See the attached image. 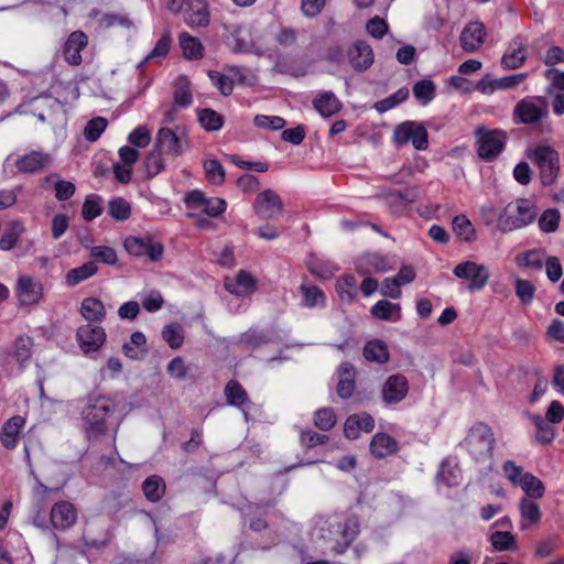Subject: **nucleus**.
Here are the masks:
<instances>
[{
  "label": "nucleus",
  "mask_w": 564,
  "mask_h": 564,
  "mask_svg": "<svg viewBox=\"0 0 564 564\" xmlns=\"http://www.w3.org/2000/svg\"><path fill=\"white\" fill-rule=\"evenodd\" d=\"M115 409V403L110 398L105 395L89 397L82 411L83 427L88 441L99 440L111 430L113 431L112 440H116L118 424L110 421Z\"/></svg>",
  "instance_id": "obj_1"
},
{
  "label": "nucleus",
  "mask_w": 564,
  "mask_h": 564,
  "mask_svg": "<svg viewBox=\"0 0 564 564\" xmlns=\"http://www.w3.org/2000/svg\"><path fill=\"white\" fill-rule=\"evenodd\" d=\"M358 533L359 521L356 517L321 519L315 528L316 538L325 543H333L332 550L337 554L345 553Z\"/></svg>",
  "instance_id": "obj_2"
},
{
  "label": "nucleus",
  "mask_w": 564,
  "mask_h": 564,
  "mask_svg": "<svg viewBox=\"0 0 564 564\" xmlns=\"http://www.w3.org/2000/svg\"><path fill=\"white\" fill-rule=\"evenodd\" d=\"M527 156L538 166L544 186L556 182L560 173V155L555 149L546 143H539L527 150Z\"/></svg>",
  "instance_id": "obj_3"
},
{
  "label": "nucleus",
  "mask_w": 564,
  "mask_h": 564,
  "mask_svg": "<svg viewBox=\"0 0 564 564\" xmlns=\"http://www.w3.org/2000/svg\"><path fill=\"white\" fill-rule=\"evenodd\" d=\"M538 209L529 199L520 198L509 203L499 215L498 226L502 231H511L530 225L536 217Z\"/></svg>",
  "instance_id": "obj_4"
},
{
  "label": "nucleus",
  "mask_w": 564,
  "mask_h": 564,
  "mask_svg": "<svg viewBox=\"0 0 564 564\" xmlns=\"http://www.w3.org/2000/svg\"><path fill=\"white\" fill-rule=\"evenodd\" d=\"M464 443L469 454L480 462L491 457L495 438L488 425L478 423L470 429Z\"/></svg>",
  "instance_id": "obj_5"
},
{
  "label": "nucleus",
  "mask_w": 564,
  "mask_h": 564,
  "mask_svg": "<svg viewBox=\"0 0 564 564\" xmlns=\"http://www.w3.org/2000/svg\"><path fill=\"white\" fill-rule=\"evenodd\" d=\"M477 152L481 159L490 161L503 149L506 134L500 130L480 127L476 130Z\"/></svg>",
  "instance_id": "obj_6"
},
{
  "label": "nucleus",
  "mask_w": 564,
  "mask_h": 564,
  "mask_svg": "<svg viewBox=\"0 0 564 564\" xmlns=\"http://www.w3.org/2000/svg\"><path fill=\"white\" fill-rule=\"evenodd\" d=\"M123 246L131 256L147 258L150 261H158L163 253V246L149 236L127 237Z\"/></svg>",
  "instance_id": "obj_7"
},
{
  "label": "nucleus",
  "mask_w": 564,
  "mask_h": 564,
  "mask_svg": "<svg viewBox=\"0 0 564 564\" xmlns=\"http://www.w3.org/2000/svg\"><path fill=\"white\" fill-rule=\"evenodd\" d=\"M155 147L162 152L165 151L173 156H177L188 148L186 133L180 128L175 130L161 128L156 137Z\"/></svg>",
  "instance_id": "obj_8"
},
{
  "label": "nucleus",
  "mask_w": 564,
  "mask_h": 564,
  "mask_svg": "<svg viewBox=\"0 0 564 564\" xmlns=\"http://www.w3.org/2000/svg\"><path fill=\"white\" fill-rule=\"evenodd\" d=\"M547 115V106L542 99L524 98L520 100L513 110L516 122L532 124L539 122Z\"/></svg>",
  "instance_id": "obj_9"
},
{
  "label": "nucleus",
  "mask_w": 564,
  "mask_h": 564,
  "mask_svg": "<svg viewBox=\"0 0 564 564\" xmlns=\"http://www.w3.org/2000/svg\"><path fill=\"white\" fill-rule=\"evenodd\" d=\"M187 208L197 209L208 216L217 217L226 210L227 203L219 197H206L200 191H192L185 196Z\"/></svg>",
  "instance_id": "obj_10"
},
{
  "label": "nucleus",
  "mask_w": 564,
  "mask_h": 564,
  "mask_svg": "<svg viewBox=\"0 0 564 564\" xmlns=\"http://www.w3.org/2000/svg\"><path fill=\"white\" fill-rule=\"evenodd\" d=\"M253 210L261 219H275L283 212V203L274 191L265 189L256 197Z\"/></svg>",
  "instance_id": "obj_11"
},
{
  "label": "nucleus",
  "mask_w": 564,
  "mask_h": 564,
  "mask_svg": "<svg viewBox=\"0 0 564 564\" xmlns=\"http://www.w3.org/2000/svg\"><path fill=\"white\" fill-rule=\"evenodd\" d=\"M390 268L388 258L377 252L365 253L356 260V269L362 276L361 282H377L371 275L387 272Z\"/></svg>",
  "instance_id": "obj_12"
},
{
  "label": "nucleus",
  "mask_w": 564,
  "mask_h": 564,
  "mask_svg": "<svg viewBox=\"0 0 564 564\" xmlns=\"http://www.w3.org/2000/svg\"><path fill=\"white\" fill-rule=\"evenodd\" d=\"M76 339L80 349L85 352L97 351L106 340L105 329L95 324H86L78 327Z\"/></svg>",
  "instance_id": "obj_13"
},
{
  "label": "nucleus",
  "mask_w": 564,
  "mask_h": 564,
  "mask_svg": "<svg viewBox=\"0 0 564 564\" xmlns=\"http://www.w3.org/2000/svg\"><path fill=\"white\" fill-rule=\"evenodd\" d=\"M349 65L356 72H365L375 62L372 47L362 40L355 41L347 50Z\"/></svg>",
  "instance_id": "obj_14"
},
{
  "label": "nucleus",
  "mask_w": 564,
  "mask_h": 564,
  "mask_svg": "<svg viewBox=\"0 0 564 564\" xmlns=\"http://www.w3.org/2000/svg\"><path fill=\"white\" fill-rule=\"evenodd\" d=\"M409 382L403 375L388 377L381 389V398L388 405L401 402L408 394Z\"/></svg>",
  "instance_id": "obj_15"
},
{
  "label": "nucleus",
  "mask_w": 564,
  "mask_h": 564,
  "mask_svg": "<svg viewBox=\"0 0 564 564\" xmlns=\"http://www.w3.org/2000/svg\"><path fill=\"white\" fill-rule=\"evenodd\" d=\"M50 518L54 529L64 531L76 523L77 510L69 501H59L52 507Z\"/></svg>",
  "instance_id": "obj_16"
},
{
  "label": "nucleus",
  "mask_w": 564,
  "mask_h": 564,
  "mask_svg": "<svg viewBox=\"0 0 564 564\" xmlns=\"http://www.w3.org/2000/svg\"><path fill=\"white\" fill-rule=\"evenodd\" d=\"M210 12L206 0H188L184 9V22L191 26L205 28L209 24Z\"/></svg>",
  "instance_id": "obj_17"
},
{
  "label": "nucleus",
  "mask_w": 564,
  "mask_h": 564,
  "mask_svg": "<svg viewBox=\"0 0 564 564\" xmlns=\"http://www.w3.org/2000/svg\"><path fill=\"white\" fill-rule=\"evenodd\" d=\"M527 59V41L518 35L513 37L501 58V65L506 69H517L523 65Z\"/></svg>",
  "instance_id": "obj_18"
},
{
  "label": "nucleus",
  "mask_w": 564,
  "mask_h": 564,
  "mask_svg": "<svg viewBox=\"0 0 564 564\" xmlns=\"http://www.w3.org/2000/svg\"><path fill=\"white\" fill-rule=\"evenodd\" d=\"M454 274L457 279L469 282H487L491 278L487 265L474 261H465L457 264L454 269Z\"/></svg>",
  "instance_id": "obj_19"
},
{
  "label": "nucleus",
  "mask_w": 564,
  "mask_h": 564,
  "mask_svg": "<svg viewBox=\"0 0 564 564\" xmlns=\"http://www.w3.org/2000/svg\"><path fill=\"white\" fill-rule=\"evenodd\" d=\"M485 29L480 22H470L462 31L459 41L465 52H476L485 41Z\"/></svg>",
  "instance_id": "obj_20"
},
{
  "label": "nucleus",
  "mask_w": 564,
  "mask_h": 564,
  "mask_svg": "<svg viewBox=\"0 0 564 564\" xmlns=\"http://www.w3.org/2000/svg\"><path fill=\"white\" fill-rule=\"evenodd\" d=\"M52 158L43 151H31L15 162L17 169L22 173H36L50 165Z\"/></svg>",
  "instance_id": "obj_21"
},
{
  "label": "nucleus",
  "mask_w": 564,
  "mask_h": 564,
  "mask_svg": "<svg viewBox=\"0 0 564 564\" xmlns=\"http://www.w3.org/2000/svg\"><path fill=\"white\" fill-rule=\"evenodd\" d=\"M375 427L373 417L366 413L351 414L347 417L344 426L345 436L349 440H356L360 432L369 433Z\"/></svg>",
  "instance_id": "obj_22"
},
{
  "label": "nucleus",
  "mask_w": 564,
  "mask_h": 564,
  "mask_svg": "<svg viewBox=\"0 0 564 564\" xmlns=\"http://www.w3.org/2000/svg\"><path fill=\"white\" fill-rule=\"evenodd\" d=\"M88 44L87 35L82 31H75L68 36L64 46V57L70 65H79L82 63V50Z\"/></svg>",
  "instance_id": "obj_23"
},
{
  "label": "nucleus",
  "mask_w": 564,
  "mask_h": 564,
  "mask_svg": "<svg viewBox=\"0 0 564 564\" xmlns=\"http://www.w3.org/2000/svg\"><path fill=\"white\" fill-rule=\"evenodd\" d=\"M225 395L228 404L240 408L245 419L248 421V406L251 404V401L248 399L243 387L238 381L230 380L225 387Z\"/></svg>",
  "instance_id": "obj_24"
},
{
  "label": "nucleus",
  "mask_w": 564,
  "mask_h": 564,
  "mask_svg": "<svg viewBox=\"0 0 564 564\" xmlns=\"http://www.w3.org/2000/svg\"><path fill=\"white\" fill-rule=\"evenodd\" d=\"M297 296H300L299 304L303 307L314 308L325 306L326 296L316 284H300Z\"/></svg>",
  "instance_id": "obj_25"
},
{
  "label": "nucleus",
  "mask_w": 564,
  "mask_h": 564,
  "mask_svg": "<svg viewBox=\"0 0 564 564\" xmlns=\"http://www.w3.org/2000/svg\"><path fill=\"white\" fill-rule=\"evenodd\" d=\"M256 286L257 284H223L224 292L219 291V295L232 308L238 300L249 297L256 291Z\"/></svg>",
  "instance_id": "obj_26"
},
{
  "label": "nucleus",
  "mask_w": 564,
  "mask_h": 564,
  "mask_svg": "<svg viewBox=\"0 0 564 564\" xmlns=\"http://www.w3.org/2000/svg\"><path fill=\"white\" fill-rule=\"evenodd\" d=\"M24 425V419L20 415L8 420L1 431L0 441L6 448H14L17 446L20 430Z\"/></svg>",
  "instance_id": "obj_27"
},
{
  "label": "nucleus",
  "mask_w": 564,
  "mask_h": 564,
  "mask_svg": "<svg viewBox=\"0 0 564 564\" xmlns=\"http://www.w3.org/2000/svg\"><path fill=\"white\" fill-rule=\"evenodd\" d=\"M314 108L323 117H332L341 109L339 99L332 91H323L313 101Z\"/></svg>",
  "instance_id": "obj_28"
},
{
  "label": "nucleus",
  "mask_w": 564,
  "mask_h": 564,
  "mask_svg": "<svg viewBox=\"0 0 564 564\" xmlns=\"http://www.w3.org/2000/svg\"><path fill=\"white\" fill-rule=\"evenodd\" d=\"M398 449L397 441L386 433H377L370 443V452L378 458H383L395 453Z\"/></svg>",
  "instance_id": "obj_29"
},
{
  "label": "nucleus",
  "mask_w": 564,
  "mask_h": 564,
  "mask_svg": "<svg viewBox=\"0 0 564 564\" xmlns=\"http://www.w3.org/2000/svg\"><path fill=\"white\" fill-rule=\"evenodd\" d=\"M123 354L130 359H141L148 354L147 338L143 333L134 332L130 340L122 346Z\"/></svg>",
  "instance_id": "obj_30"
},
{
  "label": "nucleus",
  "mask_w": 564,
  "mask_h": 564,
  "mask_svg": "<svg viewBox=\"0 0 564 564\" xmlns=\"http://www.w3.org/2000/svg\"><path fill=\"white\" fill-rule=\"evenodd\" d=\"M371 314L381 321L397 322L401 318V308L399 304L380 300L371 307Z\"/></svg>",
  "instance_id": "obj_31"
},
{
  "label": "nucleus",
  "mask_w": 564,
  "mask_h": 564,
  "mask_svg": "<svg viewBox=\"0 0 564 564\" xmlns=\"http://www.w3.org/2000/svg\"><path fill=\"white\" fill-rule=\"evenodd\" d=\"M545 252L542 249H532L516 256V263L521 268L540 271L543 268Z\"/></svg>",
  "instance_id": "obj_32"
},
{
  "label": "nucleus",
  "mask_w": 564,
  "mask_h": 564,
  "mask_svg": "<svg viewBox=\"0 0 564 564\" xmlns=\"http://www.w3.org/2000/svg\"><path fill=\"white\" fill-rule=\"evenodd\" d=\"M460 470L456 464L448 458L443 459L440 470L436 475V481L443 482L447 487L457 486L459 484Z\"/></svg>",
  "instance_id": "obj_33"
},
{
  "label": "nucleus",
  "mask_w": 564,
  "mask_h": 564,
  "mask_svg": "<svg viewBox=\"0 0 564 564\" xmlns=\"http://www.w3.org/2000/svg\"><path fill=\"white\" fill-rule=\"evenodd\" d=\"M364 357L369 361L384 364L389 360V350L384 341L373 339L364 347Z\"/></svg>",
  "instance_id": "obj_34"
},
{
  "label": "nucleus",
  "mask_w": 564,
  "mask_h": 564,
  "mask_svg": "<svg viewBox=\"0 0 564 564\" xmlns=\"http://www.w3.org/2000/svg\"><path fill=\"white\" fill-rule=\"evenodd\" d=\"M42 294V284H18L15 291L18 302L22 306L37 303Z\"/></svg>",
  "instance_id": "obj_35"
},
{
  "label": "nucleus",
  "mask_w": 564,
  "mask_h": 564,
  "mask_svg": "<svg viewBox=\"0 0 564 564\" xmlns=\"http://www.w3.org/2000/svg\"><path fill=\"white\" fill-rule=\"evenodd\" d=\"M142 490L148 500L156 502L165 491V482L162 477L152 475L143 481Z\"/></svg>",
  "instance_id": "obj_36"
},
{
  "label": "nucleus",
  "mask_w": 564,
  "mask_h": 564,
  "mask_svg": "<svg viewBox=\"0 0 564 564\" xmlns=\"http://www.w3.org/2000/svg\"><path fill=\"white\" fill-rule=\"evenodd\" d=\"M82 315L89 322H99L105 316V306L95 297H87L82 303Z\"/></svg>",
  "instance_id": "obj_37"
},
{
  "label": "nucleus",
  "mask_w": 564,
  "mask_h": 564,
  "mask_svg": "<svg viewBox=\"0 0 564 564\" xmlns=\"http://www.w3.org/2000/svg\"><path fill=\"white\" fill-rule=\"evenodd\" d=\"M180 45L184 56L188 59H197L203 56V45L200 41L189 35L187 32L181 33Z\"/></svg>",
  "instance_id": "obj_38"
},
{
  "label": "nucleus",
  "mask_w": 564,
  "mask_h": 564,
  "mask_svg": "<svg viewBox=\"0 0 564 564\" xmlns=\"http://www.w3.org/2000/svg\"><path fill=\"white\" fill-rule=\"evenodd\" d=\"M162 338L172 349H178L184 343V328L178 323H171L163 327Z\"/></svg>",
  "instance_id": "obj_39"
},
{
  "label": "nucleus",
  "mask_w": 564,
  "mask_h": 564,
  "mask_svg": "<svg viewBox=\"0 0 564 564\" xmlns=\"http://www.w3.org/2000/svg\"><path fill=\"white\" fill-rule=\"evenodd\" d=\"M530 420L536 430V441L542 444L551 443L554 438V429L550 425L543 416L540 414L530 415Z\"/></svg>",
  "instance_id": "obj_40"
},
{
  "label": "nucleus",
  "mask_w": 564,
  "mask_h": 564,
  "mask_svg": "<svg viewBox=\"0 0 564 564\" xmlns=\"http://www.w3.org/2000/svg\"><path fill=\"white\" fill-rule=\"evenodd\" d=\"M530 498H541L544 495V486L542 481L531 473L522 475L519 485Z\"/></svg>",
  "instance_id": "obj_41"
},
{
  "label": "nucleus",
  "mask_w": 564,
  "mask_h": 564,
  "mask_svg": "<svg viewBox=\"0 0 564 564\" xmlns=\"http://www.w3.org/2000/svg\"><path fill=\"white\" fill-rule=\"evenodd\" d=\"M308 270L317 279L330 280L334 278V273L337 270V268L334 263L329 261L312 259L308 262Z\"/></svg>",
  "instance_id": "obj_42"
},
{
  "label": "nucleus",
  "mask_w": 564,
  "mask_h": 564,
  "mask_svg": "<svg viewBox=\"0 0 564 564\" xmlns=\"http://www.w3.org/2000/svg\"><path fill=\"white\" fill-rule=\"evenodd\" d=\"M453 230L464 241L469 242L475 239L474 226L465 215H458L453 219Z\"/></svg>",
  "instance_id": "obj_43"
},
{
  "label": "nucleus",
  "mask_w": 564,
  "mask_h": 564,
  "mask_svg": "<svg viewBox=\"0 0 564 564\" xmlns=\"http://www.w3.org/2000/svg\"><path fill=\"white\" fill-rule=\"evenodd\" d=\"M32 345L33 341L30 337H19L17 339L12 359L20 368H23L24 364L30 359Z\"/></svg>",
  "instance_id": "obj_44"
},
{
  "label": "nucleus",
  "mask_w": 564,
  "mask_h": 564,
  "mask_svg": "<svg viewBox=\"0 0 564 564\" xmlns=\"http://www.w3.org/2000/svg\"><path fill=\"white\" fill-rule=\"evenodd\" d=\"M415 198V195L413 191L404 189H392L384 194V200L388 205L394 208H401L404 207L408 203L413 202Z\"/></svg>",
  "instance_id": "obj_45"
},
{
  "label": "nucleus",
  "mask_w": 564,
  "mask_h": 564,
  "mask_svg": "<svg viewBox=\"0 0 564 564\" xmlns=\"http://www.w3.org/2000/svg\"><path fill=\"white\" fill-rule=\"evenodd\" d=\"M409 97V90L406 88H401L399 89L398 91H395L393 95L382 99V100H379L375 104L373 108L382 113V112H386L394 107H397L398 105L402 104L403 101H405Z\"/></svg>",
  "instance_id": "obj_46"
},
{
  "label": "nucleus",
  "mask_w": 564,
  "mask_h": 564,
  "mask_svg": "<svg viewBox=\"0 0 564 564\" xmlns=\"http://www.w3.org/2000/svg\"><path fill=\"white\" fill-rule=\"evenodd\" d=\"M490 542L496 551H511L516 549L514 536L508 531H496L490 535Z\"/></svg>",
  "instance_id": "obj_47"
},
{
  "label": "nucleus",
  "mask_w": 564,
  "mask_h": 564,
  "mask_svg": "<svg viewBox=\"0 0 564 564\" xmlns=\"http://www.w3.org/2000/svg\"><path fill=\"white\" fill-rule=\"evenodd\" d=\"M165 167L164 160L162 158V151L154 147V149L145 158V170L150 177H153L161 173Z\"/></svg>",
  "instance_id": "obj_48"
},
{
  "label": "nucleus",
  "mask_w": 564,
  "mask_h": 564,
  "mask_svg": "<svg viewBox=\"0 0 564 564\" xmlns=\"http://www.w3.org/2000/svg\"><path fill=\"white\" fill-rule=\"evenodd\" d=\"M109 215L116 220H127L131 215L130 204L121 198L117 197L109 202Z\"/></svg>",
  "instance_id": "obj_49"
},
{
  "label": "nucleus",
  "mask_w": 564,
  "mask_h": 564,
  "mask_svg": "<svg viewBox=\"0 0 564 564\" xmlns=\"http://www.w3.org/2000/svg\"><path fill=\"white\" fill-rule=\"evenodd\" d=\"M204 169L209 183L219 185L224 182L226 173L219 161L207 160L204 163Z\"/></svg>",
  "instance_id": "obj_50"
},
{
  "label": "nucleus",
  "mask_w": 564,
  "mask_h": 564,
  "mask_svg": "<svg viewBox=\"0 0 564 564\" xmlns=\"http://www.w3.org/2000/svg\"><path fill=\"white\" fill-rule=\"evenodd\" d=\"M200 124L209 131H217L223 127V117L212 109H203L198 113Z\"/></svg>",
  "instance_id": "obj_51"
},
{
  "label": "nucleus",
  "mask_w": 564,
  "mask_h": 564,
  "mask_svg": "<svg viewBox=\"0 0 564 564\" xmlns=\"http://www.w3.org/2000/svg\"><path fill=\"white\" fill-rule=\"evenodd\" d=\"M561 215L557 209H546L539 218V228L543 232H554L558 228Z\"/></svg>",
  "instance_id": "obj_52"
},
{
  "label": "nucleus",
  "mask_w": 564,
  "mask_h": 564,
  "mask_svg": "<svg viewBox=\"0 0 564 564\" xmlns=\"http://www.w3.org/2000/svg\"><path fill=\"white\" fill-rule=\"evenodd\" d=\"M107 124V120L102 117H96L89 120L84 130L86 140L90 142L97 141L101 133L106 130Z\"/></svg>",
  "instance_id": "obj_53"
},
{
  "label": "nucleus",
  "mask_w": 564,
  "mask_h": 564,
  "mask_svg": "<svg viewBox=\"0 0 564 564\" xmlns=\"http://www.w3.org/2000/svg\"><path fill=\"white\" fill-rule=\"evenodd\" d=\"M208 77L213 85L224 95L229 96L234 90V79L217 70H209Z\"/></svg>",
  "instance_id": "obj_54"
},
{
  "label": "nucleus",
  "mask_w": 564,
  "mask_h": 564,
  "mask_svg": "<svg viewBox=\"0 0 564 564\" xmlns=\"http://www.w3.org/2000/svg\"><path fill=\"white\" fill-rule=\"evenodd\" d=\"M192 101L193 96L189 89V83L185 78H180L174 93L175 105L180 107H188Z\"/></svg>",
  "instance_id": "obj_55"
},
{
  "label": "nucleus",
  "mask_w": 564,
  "mask_h": 564,
  "mask_svg": "<svg viewBox=\"0 0 564 564\" xmlns=\"http://www.w3.org/2000/svg\"><path fill=\"white\" fill-rule=\"evenodd\" d=\"M22 229L19 223H13L11 227L2 234L0 238V249L4 251L11 250L20 238Z\"/></svg>",
  "instance_id": "obj_56"
},
{
  "label": "nucleus",
  "mask_w": 564,
  "mask_h": 564,
  "mask_svg": "<svg viewBox=\"0 0 564 564\" xmlns=\"http://www.w3.org/2000/svg\"><path fill=\"white\" fill-rule=\"evenodd\" d=\"M171 46V37L165 34L163 35L155 44L153 50L144 57V59L139 64V67L143 66L144 64L154 61L156 58L164 57Z\"/></svg>",
  "instance_id": "obj_57"
},
{
  "label": "nucleus",
  "mask_w": 564,
  "mask_h": 564,
  "mask_svg": "<svg viewBox=\"0 0 564 564\" xmlns=\"http://www.w3.org/2000/svg\"><path fill=\"white\" fill-rule=\"evenodd\" d=\"M413 94L422 104H427L434 98L435 85L427 79L417 82L413 87Z\"/></svg>",
  "instance_id": "obj_58"
},
{
  "label": "nucleus",
  "mask_w": 564,
  "mask_h": 564,
  "mask_svg": "<svg viewBox=\"0 0 564 564\" xmlns=\"http://www.w3.org/2000/svg\"><path fill=\"white\" fill-rule=\"evenodd\" d=\"M336 423V415L329 408L319 409L315 412L314 424L322 431H329Z\"/></svg>",
  "instance_id": "obj_59"
},
{
  "label": "nucleus",
  "mask_w": 564,
  "mask_h": 564,
  "mask_svg": "<svg viewBox=\"0 0 564 564\" xmlns=\"http://www.w3.org/2000/svg\"><path fill=\"white\" fill-rule=\"evenodd\" d=\"M240 341L252 346H259L271 341V336L264 329L250 328L241 335Z\"/></svg>",
  "instance_id": "obj_60"
},
{
  "label": "nucleus",
  "mask_w": 564,
  "mask_h": 564,
  "mask_svg": "<svg viewBox=\"0 0 564 564\" xmlns=\"http://www.w3.org/2000/svg\"><path fill=\"white\" fill-rule=\"evenodd\" d=\"M97 271V267L94 262H87L78 268L70 270L67 273V282H82L90 278Z\"/></svg>",
  "instance_id": "obj_61"
},
{
  "label": "nucleus",
  "mask_w": 564,
  "mask_h": 564,
  "mask_svg": "<svg viewBox=\"0 0 564 564\" xmlns=\"http://www.w3.org/2000/svg\"><path fill=\"white\" fill-rule=\"evenodd\" d=\"M254 124L259 128L276 131L285 126V120L279 116L257 115L254 117Z\"/></svg>",
  "instance_id": "obj_62"
},
{
  "label": "nucleus",
  "mask_w": 564,
  "mask_h": 564,
  "mask_svg": "<svg viewBox=\"0 0 564 564\" xmlns=\"http://www.w3.org/2000/svg\"><path fill=\"white\" fill-rule=\"evenodd\" d=\"M543 265L545 267L546 276L551 282L558 281L563 275V268L557 257H545Z\"/></svg>",
  "instance_id": "obj_63"
},
{
  "label": "nucleus",
  "mask_w": 564,
  "mask_h": 564,
  "mask_svg": "<svg viewBox=\"0 0 564 564\" xmlns=\"http://www.w3.org/2000/svg\"><path fill=\"white\" fill-rule=\"evenodd\" d=\"M128 141L138 148H145L151 141L150 131L145 126H139L128 135Z\"/></svg>",
  "instance_id": "obj_64"
}]
</instances>
